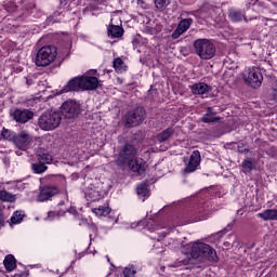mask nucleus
<instances>
[{
  "instance_id": "43",
  "label": "nucleus",
  "mask_w": 277,
  "mask_h": 277,
  "mask_svg": "<svg viewBox=\"0 0 277 277\" xmlns=\"http://www.w3.org/2000/svg\"><path fill=\"white\" fill-rule=\"evenodd\" d=\"M62 181L65 183V182H66V179H65V177H62Z\"/></svg>"
},
{
  "instance_id": "44",
  "label": "nucleus",
  "mask_w": 277,
  "mask_h": 277,
  "mask_svg": "<svg viewBox=\"0 0 277 277\" xmlns=\"http://www.w3.org/2000/svg\"><path fill=\"white\" fill-rule=\"evenodd\" d=\"M159 243H161L159 240L156 242V246H159Z\"/></svg>"
},
{
  "instance_id": "28",
  "label": "nucleus",
  "mask_w": 277,
  "mask_h": 277,
  "mask_svg": "<svg viewBox=\"0 0 277 277\" xmlns=\"http://www.w3.org/2000/svg\"><path fill=\"white\" fill-rule=\"evenodd\" d=\"M31 168H32V172H35V174H42V173L47 172V170H48L47 164H44L43 162H40V161L32 163Z\"/></svg>"
},
{
  "instance_id": "42",
  "label": "nucleus",
  "mask_w": 277,
  "mask_h": 277,
  "mask_svg": "<svg viewBox=\"0 0 277 277\" xmlns=\"http://www.w3.org/2000/svg\"><path fill=\"white\" fill-rule=\"evenodd\" d=\"M16 155H17L18 157H21V153L16 151Z\"/></svg>"
},
{
  "instance_id": "15",
  "label": "nucleus",
  "mask_w": 277,
  "mask_h": 277,
  "mask_svg": "<svg viewBox=\"0 0 277 277\" xmlns=\"http://www.w3.org/2000/svg\"><path fill=\"white\" fill-rule=\"evenodd\" d=\"M192 23H194V19L192 18H184L180 21L176 29L171 35V38H173V40L181 38V36H183V34H185V31L192 27Z\"/></svg>"
},
{
  "instance_id": "26",
  "label": "nucleus",
  "mask_w": 277,
  "mask_h": 277,
  "mask_svg": "<svg viewBox=\"0 0 277 277\" xmlns=\"http://www.w3.org/2000/svg\"><path fill=\"white\" fill-rule=\"evenodd\" d=\"M229 18L233 21V23H239L246 18V15L241 11L232 10L229 12Z\"/></svg>"
},
{
  "instance_id": "47",
  "label": "nucleus",
  "mask_w": 277,
  "mask_h": 277,
  "mask_svg": "<svg viewBox=\"0 0 277 277\" xmlns=\"http://www.w3.org/2000/svg\"><path fill=\"white\" fill-rule=\"evenodd\" d=\"M228 228H233V226L228 225Z\"/></svg>"
},
{
  "instance_id": "9",
  "label": "nucleus",
  "mask_w": 277,
  "mask_h": 277,
  "mask_svg": "<svg viewBox=\"0 0 277 277\" xmlns=\"http://www.w3.org/2000/svg\"><path fill=\"white\" fill-rule=\"evenodd\" d=\"M81 113V104L75 100H68L61 106V114L64 118L70 119L79 116Z\"/></svg>"
},
{
  "instance_id": "16",
  "label": "nucleus",
  "mask_w": 277,
  "mask_h": 277,
  "mask_svg": "<svg viewBox=\"0 0 277 277\" xmlns=\"http://www.w3.org/2000/svg\"><path fill=\"white\" fill-rule=\"evenodd\" d=\"M66 211H68V213H72V209L68 208V199L58 203V211L49 212L48 220H55V217H62V215L66 214Z\"/></svg>"
},
{
  "instance_id": "4",
  "label": "nucleus",
  "mask_w": 277,
  "mask_h": 277,
  "mask_svg": "<svg viewBox=\"0 0 277 277\" xmlns=\"http://www.w3.org/2000/svg\"><path fill=\"white\" fill-rule=\"evenodd\" d=\"M84 196L90 202H96L103 200L107 194L105 184L98 180H94L90 183L85 182Z\"/></svg>"
},
{
  "instance_id": "20",
  "label": "nucleus",
  "mask_w": 277,
  "mask_h": 277,
  "mask_svg": "<svg viewBox=\"0 0 277 277\" xmlns=\"http://www.w3.org/2000/svg\"><path fill=\"white\" fill-rule=\"evenodd\" d=\"M136 194L138 198H142L143 202L150 196V190H148V184L143 183L137 186L136 188Z\"/></svg>"
},
{
  "instance_id": "18",
  "label": "nucleus",
  "mask_w": 277,
  "mask_h": 277,
  "mask_svg": "<svg viewBox=\"0 0 277 277\" xmlns=\"http://www.w3.org/2000/svg\"><path fill=\"white\" fill-rule=\"evenodd\" d=\"M209 90H210L209 84L205 82H199L190 85V91L193 94H198V95L207 94Z\"/></svg>"
},
{
  "instance_id": "37",
  "label": "nucleus",
  "mask_w": 277,
  "mask_h": 277,
  "mask_svg": "<svg viewBox=\"0 0 277 277\" xmlns=\"http://www.w3.org/2000/svg\"><path fill=\"white\" fill-rule=\"evenodd\" d=\"M11 9H8V12H16V4H14V3H11Z\"/></svg>"
},
{
  "instance_id": "2",
  "label": "nucleus",
  "mask_w": 277,
  "mask_h": 277,
  "mask_svg": "<svg viewBox=\"0 0 277 277\" xmlns=\"http://www.w3.org/2000/svg\"><path fill=\"white\" fill-rule=\"evenodd\" d=\"M136 153L135 147L132 145H126L119 153L117 163L121 167L127 166L128 163V168H130L132 172H136V174L142 175L146 172L147 166L144 159L135 157Z\"/></svg>"
},
{
  "instance_id": "31",
  "label": "nucleus",
  "mask_w": 277,
  "mask_h": 277,
  "mask_svg": "<svg viewBox=\"0 0 277 277\" xmlns=\"http://www.w3.org/2000/svg\"><path fill=\"white\" fill-rule=\"evenodd\" d=\"M1 135L4 140H8L9 142H14L16 137V133L5 129L2 130Z\"/></svg>"
},
{
  "instance_id": "32",
  "label": "nucleus",
  "mask_w": 277,
  "mask_h": 277,
  "mask_svg": "<svg viewBox=\"0 0 277 277\" xmlns=\"http://www.w3.org/2000/svg\"><path fill=\"white\" fill-rule=\"evenodd\" d=\"M170 5V0H155V6L157 10L163 11Z\"/></svg>"
},
{
  "instance_id": "33",
  "label": "nucleus",
  "mask_w": 277,
  "mask_h": 277,
  "mask_svg": "<svg viewBox=\"0 0 277 277\" xmlns=\"http://www.w3.org/2000/svg\"><path fill=\"white\" fill-rule=\"evenodd\" d=\"M253 168H254V164L252 163V160L246 159V160L242 162V172H245L246 174H247L248 172H250Z\"/></svg>"
},
{
  "instance_id": "34",
  "label": "nucleus",
  "mask_w": 277,
  "mask_h": 277,
  "mask_svg": "<svg viewBox=\"0 0 277 277\" xmlns=\"http://www.w3.org/2000/svg\"><path fill=\"white\" fill-rule=\"evenodd\" d=\"M38 159L44 166H47V163H51V161H53V157L49 154H41V155H39Z\"/></svg>"
},
{
  "instance_id": "25",
  "label": "nucleus",
  "mask_w": 277,
  "mask_h": 277,
  "mask_svg": "<svg viewBox=\"0 0 277 277\" xmlns=\"http://www.w3.org/2000/svg\"><path fill=\"white\" fill-rule=\"evenodd\" d=\"M113 66L116 72H126L127 70V64H124V61L120 57L114 60Z\"/></svg>"
},
{
  "instance_id": "23",
  "label": "nucleus",
  "mask_w": 277,
  "mask_h": 277,
  "mask_svg": "<svg viewBox=\"0 0 277 277\" xmlns=\"http://www.w3.org/2000/svg\"><path fill=\"white\" fill-rule=\"evenodd\" d=\"M216 120H219V118L215 116V113H213V108H208L206 115L201 118V122L206 124L216 122Z\"/></svg>"
},
{
  "instance_id": "8",
  "label": "nucleus",
  "mask_w": 277,
  "mask_h": 277,
  "mask_svg": "<svg viewBox=\"0 0 277 277\" xmlns=\"http://www.w3.org/2000/svg\"><path fill=\"white\" fill-rule=\"evenodd\" d=\"M243 81L251 88H261L263 83V74L259 67H248L242 75Z\"/></svg>"
},
{
  "instance_id": "40",
  "label": "nucleus",
  "mask_w": 277,
  "mask_h": 277,
  "mask_svg": "<svg viewBox=\"0 0 277 277\" xmlns=\"http://www.w3.org/2000/svg\"><path fill=\"white\" fill-rule=\"evenodd\" d=\"M26 83H27V85H34V79L26 78Z\"/></svg>"
},
{
  "instance_id": "1",
  "label": "nucleus",
  "mask_w": 277,
  "mask_h": 277,
  "mask_svg": "<svg viewBox=\"0 0 277 277\" xmlns=\"http://www.w3.org/2000/svg\"><path fill=\"white\" fill-rule=\"evenodd\" d=\"M182 252L186 258H180L171 265V267H185V265H189L192 259H198L199 256H206L209 261H217V253L215 250L211 248V246L200 241L190 242L182 247Z\"/></svg>"
},
{
  "instance_id": "14",
  "label": "nucleus",
  "mask_w": 277,
  "mask_h": 277,
  "mask_svg": "<svg viewBox=\"0 0 277 277\" xmlns=\"http://www.w3.org/2000/svg\"><path fill=\"white\" fill-rule=\"evenodd\" d=\"M12 116L15 122H21L22 124H25V122H29V120L34 118V113L29 109H15Z\"/></svg>"
},
{
  "instance_id": "36",
  "label": "nucleus",
  "mask_w": 277,
  "mask_h": 277,
  "mask_svg": "<svg viewBox=\"0 0 277 277\" xmlns=\"http://www.w3.org/2000/svg\"><path fill=\"white\" fill-rule=\"evenodd\" d=\"M136 271L133 266H128L123 269L124 277H135Z\"/></svg>"
},
{
  "instance_id": "12",
  "label": "nucleus",
  "mask_w": 277,
  "mask_h": 277,
  "mask_svg": "<svg viewBox=\"0 0 277 277\" xmlns=\"http://www.w3.org/2000/svg\"><path fill=\"white\" fill-rule=\"evenodd\" d=\"M13 144L18 150H26L29 148V144H31V135H29L28 131H22L15 134Z\"/></svg>"
},
{
  "instance_id": "29",
  "label": "nucleus",
  "mask_w": 277,
  "mask_h": 277,
  "mask_svg": "<svg viewBox=\"0 0 277 277\" xmlns=\"http://www.w3.org/2000/svg\"><path fill=\"white\" fill-rule=\"evenodd\" d=\"M23 217H25V213L22 211H15L11 216L10 226H13L14 224H21V222H23Z\"/></svg>"
},
{
  "instance_id": "39",
  "label": "nucleus",
  "mask_w": 277,
  "mask_h": 277,
  "mask_svg": "<svg viewBox=\"0 0 277 277\" xmlns=\"http://www.w3.org/2000/svg\"><path fill=\"white\" fill-rule=\"evenodd\" d=\"M138 42H140V37H136V38L132 41L133 47H137Z\"/></svg>"
},
{
  "instance_id": "19",
  "label": "nucleus",
  "mask_w": 277,
  "mask_h": 277,
  "mask_svg": "<svg viewBox=\"0 0 277 277\" xmlns=\"http://www.w3.org/2000/svg\"><path fill=\"white\" fill-rule=\"evenodd\" d=\"M258 217L264 220V222H268L269 220L277 221V210L276 209H266L258 214Z\"/></svg>"
},
{
  "instance_id": "22",
  "label": "nucleus",
  "mask_w": 277,
  "mask_h": 277,
  "mask_svg": "<svg viewBox=\"0 0 277 277\" xmlns=\"http://www.w3.org/2000/svg\"><path fill=\"white\" fill-rule=\"evenodd\" d=\"M160 228H172V226L159 224V222L154 220L147 222V230H149L150 233H155V230H159Z\"/></svg>"
},
{
  "instance_id": "46",
  "label": "nucleus",
  "mask_w": 277,
  "mask_h": 277,
  "mask_svg": "<svg viewBox=\"0 0 277 277\" xmlns=\"http://www.w3.org/2000/svg\"><path fill=\"white\" fill-rule=\"evenodd\" d=\"M160 150H166V148H160Z\"/></svg>"
},
{
  "instance_id": "5",
  "label": "nucleus",
  "mask_w": 277,
  "mask_h": 277,
  "mask_svg": "<svg viewBox=\"0 0 277 277\" xmlns=\"http://www.w3.org/2000/svg\"><path fill=\"white\" fill-rule=\"evenodd\" d=\"M194 48L200 60H213L215 57V44L209 39H197L194 42Z\"/></svg>"
},
{
  "instance_id": "27",
  "label": "nucleus",
  "mask_w": 277,
  "mask_h": 277,
  "mask_svg": "<svg viewBox=\"0 0 277 277\" xmlns=\"http://www.w3.org/2000/svg\"><path fill=\"white\" fill-rule=\"evenodd\" d=\"M110 212L111 210L109 209V207H105V206L93 209V213L97 217H105L106 215H109Z\"/></svg>"
},
{
  "instance_id": "48",
  "label": "nucleus",
  "mask_w": 277,
  "mask_h": 277,
  "mask_svg": "<svg viewBox=\"0 0 277 277\" xmlns=\"http://www.w3.org/2000/svg\"><path fill=\"white\" fill-rule=\"evenodd\" d=\"M172 226H176V224H172Z\"/></svg>"
},
{
  "instance_id": "6",
  "label": "nucleus",
  "mask_w": 277,
  "mask_h": 277,
  "mask_svg": "<svg viewBox=\"0 0 277 277\" xmlns=\"http://www.w3.org/2000/svg\"><path fill=\"white\" fill-rule=\"evenodd\" d=\"M62 122V115L57 111L44 113L39 117L38 124L42 131H53Z\"/></svg>"
},
{
  "instance_id": "38",
  "label": "nucleus",
  "mask_w": 277,
  "mask_h": 277,
  "mask_svg": "<svg viewBox=\"0 0 277 277\" xmlns=\"http://www.w3.org/2000/svg\"><path fill=\"white\" fill-rule=\"evenodd\" d=\"M238 150L240 153H248V149L246 147L241 146V145L238 146Z\"/></svg>"
},
{
  "instance_id": "24",
  "label": "nucleus",
  "mask_w": 277,
  "mask_h": 277,
  "mask_svg": "<svg viewBox=\"0 0 277 277\" xmlns=\"http://www.w3.org/2000/svg\"><path fill=\"white\" fill-rule=\"evenodd\" d=\"M174 133V130H172V128H169L164 131H162L161 133H159L156 136L157 142H159V144H161V142H167V140H170V137H172V134Z\"/></svg>"
},
{
  "instance_id": "17",
  "label": "nucleus",
  "mask_w": 277,
  "mask_h": 277,
  "mask_svg": "<svg viewBox=\"0 0 277 277\" xmlns=\"http://www.w3.org/2000/svg\"><path fill=\"white\" fill-rule=\"evenodd\" d=\"M200 166V151L195 150L190 155L189 162L185 169V172H196V169Z\"/></svg>"
},
{
  "instance_id": "3",
  "label": "nucleus",
  "mask_w": 277,
  "mask_h": 277,
  "mask_svg": "<svg viewBox=\"0 0 277 277\" xmlns=\"http://www.w3.org/2000/svg\"><path fill=\"white\" fill-rule=\"evenodd\" d=\"M96 70L91 69L80 77L72 78L67 85L61 90L60 94L65 92H79V90H96L98 88V78H96Z\"/></svg>"
},
{
  "instance_id": "35",
  "label": "nucleus",
  "mask_w": 277,
  "mask_h": 277,
  "mask_svg": "<svg viewBox=\"0 0 277 277\" xmlns=\"http://www.w3.org/2000/svg\"><path fill=\"white\" fill-rule=\"evenodd\" d=\"M269 96H271V101H274L275 103H277V81H275L272 84Z\"/></svg>"
},
{
  "instance_id": "21",
  "label": "nucleus",
  "mask_w": 277,
  "mask_h": 277,
  "mask_svg": "<svg viewBox=\"0 0 277 277\" xmlns=\"http://www.w3.org/2000/svg\"><path fill=\"white\" fill-rule=\"evenodd\" d=\"M3 264L8 272H14L16 269V259L12 254L5 256Z\"/></svg>"
},
{
  "instance_id": "30",
  "label": "nucleus",
  "mask_w": 277,
  "mask_h": 277,
  "mask_svg": "<svg viewBox=\"0 0 277 277\" xmlns=\"http://www.w3.org/2000/svg\"><path fill=\"white\" fill-rule=\"evenodd\" d=\"M0 200H2V202H14L16 199L6 190H0Z\"/></svg>"
},
{
  "instance_id": "41",
  "label": "nucleus",
  "mask_w": 277,
  "mask_h": 277,
  "mask_svg": "<svg viewBox=\"0 0 277 277\" xmlns=\"http://www.w3.org/2000/svg\"><path fill=\"white\" fill-rule=\"evenodd\" d=\"M135 226H136L135 223H132L131 228H135Z\"/></svg>"
},
{
  "instance_id": "45",
  "label": "nucleus",
  "mask_w": 277,
  "mask_h": 277,
  "mask_svg": "<svg viewBox=\"0 0 277 277\" xmlns=\"http://www.w3.org/2000/svg\"><path fill=\"white\" fill-rule=\"evenodd\" d=\"M163 237H166V232H162Z\"/></svg>"
},
{
  "instance_id": "10",
  "label": "nucleus",
  "mask_w": 277,
  "mask_h": 277,
  "mask_svg": "<svg viewBox=\"0 0 277 277\" xmlns=\"http://www.w3.org/2000/svg\"><path fill=\"white\" fill-rule=\"evenodd\" d=\"M120 11L113 13L110 25L108 26V36L110 38H122L124 35V29L120 27L122 25V21L120 19Z\"/></svg>"
},
{
  "instance_id": "13",
  "label": "nucleus",
  "mask_w": 277,
  "mask_h": 277,
  "mask_svg": "<svg viewBox=\"0 0 277 277\" xmlns=\"http://www.w3.org/2000/svg\"><path fill=\"white\" fill-rule=\"evenodd\" d=\"M58 193L60 189L55 186H44L40 189L37 200L38 202H47V200H51Z\"/></svg>"
},
{
  "instance_id": "11",
  "label": "nucleus",
  "mask_w": 277,
  "mask_h": 277,
  "mask_svg": "<svg viewBox=\"0 0 277 277\" xmlns=\"http://www.w3.org/2000/svg\"><path fill=\"white\" fill-rule=\"evenodd\" d=\"M144 116H146V110H144L142 107L128 113L126 115L127 127H137V124H141V122H144Z\"/></svg>"
},
{
  "instance_id": "7",
  "label": "nucleus",
  "mask_w": 277,
  "mask_h": 277,
  "mask_svg": "<svg viewBox=\"0 0 277 277\" xmlns=\"http://www.w3.org/2000/svg\"><path fill=\"white\" fill-rule=\"evenodd\" d=\"M57 57V48L53 45L42 47L36 56V65L37 66H49L55 62Z\"/></svg>"
}]
</instances>
